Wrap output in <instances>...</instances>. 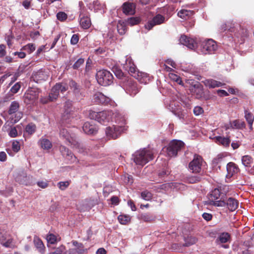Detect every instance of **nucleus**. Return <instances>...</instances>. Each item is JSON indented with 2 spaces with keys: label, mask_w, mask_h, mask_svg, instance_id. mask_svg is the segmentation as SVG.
I'll return each instance as SVG.
<instances>
[{
  "label": "nucleus",
  "mask_w": 254,
  "mask_h": 254,
  "mask_svg": "<svg viewBox=\"0 0 254 254\" xmlns=\"http://www.w3.org/2000/svg\"><path fill=\"white\" fill-rule=\"evenodd\" d=\"M57 18L59 20L64 21L67 19V15L65 12L61 11L57 14Z\"/></svg>",
  "instance_id": "obj_46"
},
{
  "label": "nucleus",
  "mask_w": 254,
  "mask_h": 254,
  "mask_svg": "<svg viewBox=\"0 0 254 254\" xmlns=\"http://www.w3.org/2000/svg\"><path fill=\"white\" fill-rule=\"evenodd\" d=\"M72 243L76 248L70 250V253L74 254H83L84 253V246L82 243H79L76 241H73Z\"/></svg>",
  "instance_id": "obj_20"
},
{
  "label": "nucleus",
  "mask_w": 254,
  "mask_h": 254,
  "mask_svg": "<svg viewBox=\"0 0 254 254\" xmlns=\"http://www.w3.org/2000/svg\"><path fill=\"white\" fill-rule=\"evenodd\" d=\"M5 46L4 45H0V57H3L5 55Z\"/></svg>",
  "instance_id": "obj_63"
},
{
  "label": "nucleus",
  "mask_w": 254,
  "mask_h": 254,
  "mask_svg": "<svg viewBox=\"0 0 254 254\" xmlns=\"http://www.w3.org/2000/svg\"><path fill=\"white\" fill-rule=\"evenodd\" d=\"M165 20L166 19L164 16L160 14H158L154 16L151 20L149 21L148 23L145 25V27L148 30H150L155 25L163 23Z\"/></svg>",
  "instance_id": "obj_14"
},
{
  "label": "nucleus",
  "mask_w": 254,
  "mask_h": 254,
  "mask_svg": "<svg viewBox=\"0 0 254 254\" xmlns=\"http://www.w3.org/2000/svg\"><path fill=\"white\" fill-rule=\"evenodd\" d=\"M33 242L38 252L42 254H44L45 252V247L42 240L38 237L35 236Z\"/></svg>",
  "instance_id": "obj_21"
},
{
  "label": "nucleus",
  "mask_w": 254,
  "mask_h": 254,
  "mask_svg": "<svg viewBox=\"0 0 254 254\" xmlns=\"http://www.w3.org/2000/svg\"><path fill=\"white\" fill-rule=\"evenodd\" d=\"M117 30L120 34L123 35L126 31V26L124 24L119 23L117 25Z\"/></svg>",
  "instance_id": "obj_47"
},
{
  "label": "nucleus",
  "mask_w": 254,
  "mask_h": 254,
  "mask_svg": "<svg viewBox=\"0 0 254 254\" xmlns=\"http://www.w3.org/2000/svg\"><path fill=\"white\" fill-rule=\"evenodd\" d=\"M84 63V60L82 58H80L73 64L72 67L74 69H78Z\"/></svg>",
  "instance_id": "obj_45"
},
{
  "label": "nucleus",
  "mask_w": 254,
  "mask_h": 254,
  "mask_svg": "<svg viewBox=\"0 0 254 254\" xmlns=\"http://www.w3.org/2000/svg\"><path fill=\"white\" fill-rule=\"evenodd\" d=\"M54 96H42L40 101L43 104L47 103L49 101H53Z\"/></svg>",
  "instance_id": "obj_58"
},
{
  "label": "nucleus",
  "mask_w": 254,
  "mask_h": 254,
  "mask_svg": "<svg viewBox=\"0 0 254 254\" xmlns=\"http://www.w3.org/2000/svg\"><path fill=\"white\" fill-rule=\"evenodd\" d=\"M37 184L39 187L42 189H45L48 186V181H39Z\"/></svg>",
  "instance_id": "obj_61"
},
{
  "label": "nucleus",
  "mask_w": 254,
  "mask_h": 254,
  "mask_svg": "<svg viewBox=\"0 0 254 254\" xmlns=\"http://www.w3.org/2000/svg\"><path fill=\"white\" fill-rule=\"evenodd\" d=\"M43 75H44V73L42 71H39L34 74L33 76L34 80H37L36 81L38 82V80H40V78Z\"/></svg>",
  "instance_id": "obj_59"
},
{
  "label": "nucleus",
  "mask_w": 254,
  "mask_h": 254,
  "mask_svg": "<svg viewBox=\"0 0 254 254\" xmlns=\"http://www.w3.org/2000/svg\"><path fill=\"white\" fill-rule=\"evenodd\" d=\"M202 163V157L199 155H195L193 160L189 163L190 170L193 173H199L201 170Z\"/></svg>",
  "instance_id": "obj_10"
},
{
  "label": "nucleus",
  "mask_w": 254,
  "mask_h": 254,
  "mask_svg": "<svg viewBox=\"0 0 254 254\" xmlns=\"http://www.w3.org/2000/svg\"><path fill=\"white\" fill-rule=\"evenodd\" d=\"M224 159V157L222 154H219L217 156L214 158L212 161V163L214 165H217L220 164Z\"/></svg>",
  "instance_id": "obj_48"
},
{
  "label": "nucleus",
  "mask_w": 254,
  "mask_h": 254,
  "mask_svg": "<svg viewBox=\"0 0 254 254\" xmlns=\"http://www.w3.org/2000/svg\"><path fill=\"white\" fill-rule=\"evenodd\" d=\"M217 49L216 43L212 39H208L202 42L200 50L203 54H212Z\"/></svg>",
  "instance_id": "obj_8"
},
{
  "label": "nucleus",
  "mask_w": 254,
  "mask_h": 254,
  "mask_svg": "<svg viewBox=\"0 0 254 254\" xmlns=\"http://www.w3.org/2000/svg\"><path fill=\"white\" fill-rule=\"evenodd\" d=\"M141 196L143 199L148 201L151 199L152 195L150 192L145 190L141 193Z\"/></svg>",
  "instance_id": "obj_44"
},
{
  "label": "nucleus",
  "mask_w": 254,
  "mask_h": 254,
  "mask_svg": "<svg viewBox=\"0 0 254 254\" xmlns=\"http://www.w3.org/2000/svg\"><path fill=\"white\" fill-rule=\"evenodd\" d=\"M124 181L125 183L131 185L133 183V178L131 175L127 174L124 176Z\"/></svg>",
  "instance_id": "obj_53"
},
{
  "label": "nucleus",
  "mask_w": 254,
  "mask_h": 254,
  "mask_svg": "<svg viewBox=\"0 0 254 254\" xmlns=\"http://www.w3.org/2000/svg\"><path fill=\"white\" fill-rule=\"evenodd\" d=\"M202 216L203 218L206 221H209V220H211L212 217V216L211 214L207 213H203Z\"/></svg>",
  "instance_id": "obj_64"
},
{
  "label": "nucleus",
  "mask_w": 254,
  "mask_h": 254,
  "mask_svg": "<svg viewBox=\"0 0 254 254\" xmlns=\"http://www.w3.org/2000/svg\"><path fill=\"white\" fill-rule=\"evenodd\" d=\"M230 239V235L228 233H223L221 234L216 240L218 244H223L227 243Z\"/></svg>",
  "instance_id": "obj_29"
},
{
  "label": "nucleus",
  "mask_w": 254,
  "mask_h": 254,
  "mask_svg": "<svg viewBox=\"0 0 254 254\" xmlns=\"http://www.w3.org/2000/svg\"><path fill=\"white\" fill-rule=\"evenodd\" d=\"M113 71L118 78H121L123 76V72L120 69L114 68L113 69Z\"/></svg>",
  "instance_id": "obj_57"
},
{
  "label": "nucleus",
  "mask_w": 254,
  "mask_h": 254,
  "mask_svg": "<svg viewBox=\"0 0 254 254\" xmlns=\"http://www.w3.org/2000/svg\"><path fill=\"white\" fill-rule=\"evenodd\" d=\"M60 137L65 140L68 144L73 145V147H78V143L76 141L75 135L73 134H70L66 128H62L60 131Z\"/></svg>",
  "instance_id": "obj_9"
},
{
  "label": "nucleus",
  "mask_w": 254,
  "mask_h": 254,
  "mask_svg": "<svg viewBox=\"0 0 254 254\" xmlns=\"http://www.w3.org/2000/svg\"><path fill=\"white\" fill-rule=\"evenodd\" d=\"M206 204H210V205H213L216 206H220V207H223L226 205V202L222 200H212L210 201V202H206Z\"/></svg>",
  "instance_id": "obj_40"
},
{
  "label": "nucleus",
  "mask_w": 254,
  "mask_h": 254,
  "mask_svg": "<svg viewBox=\"0 0 254 254\" xmlns=\"http://www.w3.org/2000/svg\"><path fill=\"white\" fill-rule=\"evenodd\" d=\"M22 50L27 51L29 54L31 53L35 50V46L33 44L30 43L23 46Z\"/></svg>",
  "instance_id": "obj_38"
},
{
  "label": "nucleus",
  "mask_w": 254,
  "mask_h": 254,
  "mask_svg": "<svg viewBox=\"0 0 254 254\" xmlns=\"http://www.w3.org/2000/svg\"><path fill=\"white\" fill-rule=\"evenodd\" d=\"M20 85L18 83L14 84L11 88L10 91L12 94H15L17 93L20 88Z\"/></svg>",
  "instance_id": "obj_56"
},
{
  "label": "nucleus",
  "mask_w": 254,
  "mask_h": 254,
  "mask_svg": "<svg viewBox=\"0 0 254 254\" xmlns=\"http://www.w3.org/2000/svg\"><path fill=\"white\" fill-rule=\"evenodd\" d=\"M0 243L6 248H14L15 243L12 237L6 232H0Z\"/></svg>",
  "instance_id": "obj_11"
},
{
  "label": "nucleus",
  "mask_w": 254,
  "mask_h": 254,
  "mask_svg": "<svg viewBox=\"0 0 254 254\" xmlns=\"http://www.w3.org/2000/svg\"><path fill=\"white\" fill-rule=\"evenodd\" d=\"M233 129H241L245 127V123L240 120H235L232 121Z\"/></svg>",
  "instance_id": "obj_30"
},
{
  "label": "nucleus",
  "mask_w": 254,
  "mask_h": 254,
  "mask_svg": "<svg viewBox=\"0 0 254 254\" xmlns=\"http://www.w3.org/2000/svg\"><path fill=\"white\" fill-rule=\"evenodd\" d=\"M214 139L217 144H221L224 147L229 146L231 140L229 137H225L221 136H216L214 137Z\"/></svg>",
  "instance_id": "obj_22"
},
{
  "label": "nucleus",
  "mask_w": 254,
  "mask_h": 254,
  "mask_svg": "<svg viewBox=\"0 0 254 254\" xmlns=\"http://www.w3.org/2000/svg\"><path fill=\"white\" fill-rule=\"evenodd\" d=\"M95 102L104 105H113V102L108 96H96Z\"/></svg>",
  "instance_id": "obj_25"
},
{
  "label": "nucleus",
  "mask_w": 254,
  "mask_h": 254,
  "mask_svg": "<svg viewBox=\"0 0 254 254\" xmlns=\"http://www.w3.org/2000/svg\"><path fill=\"white\" fill-rule=\"evenodd\" d=\"M139 21V18L137 17H131L128 19L127 23L130 26H133L134 25L138 24Z\"/></svg>",
  "instance_id": "obj_49"
},
{
  "label": "nucleus",
  "mask_w": 254,
  "mask_h": 254,
  "mask_svg": "<svg viewBox=\"0 0 254 254\" xmlns=\"http://www.w3.org/2000/svg\"><path fill=\"white\" fill-rule=\"evenodd\" d=\"M182 98L181 99V101L183 105L187 107L190 108L191 105L190 100L189 98L187 96H182Z\"/></svg>",
  "instance_id": "obj_42"
},
{
  "label": "nucleus",
  "mask_w": 254,
  "mask_h": 254,
  "mask_svg": "<svg viewBox=\"0 0 254 254\" xmlns=\"http://www.w3.org/2000/svg\"><path fill=\"white\" fill-rule=\"evenodd\" d=\"M82 128L84 132L88 134H94L98 130L97 128L94 125L89 122L85 123Z\"/></svg>",
  "instance_id": "obj_19"
},
{
  "label": "nucleus",
  "mask_w": 254,
  "mask_h": 254,
  "mask_svg": "<svg viewBox=\"0 0 254 254\" xmlns=\"http://www.w3.org/2000/svg\"><path fill=\"white\" fill-rule=\"evenodd\" d=\"M19 108V104L16 101H13L9 107L8 110V114L12 115L14 113H16L15 117L14 120V122L16 123L18 122L22 117V113L20 112H17Z\"/></svg>",
  "instance_id": "obj_12"
},
{
  "label": "nucleus",
  "mask_w": 254,
  "mask_h": 254,
  "mask_svg": "<svg viewBox=\"0 0 254 254\" xmlns=\"http://www.w3.org/2000/svg\"><path fill=\"white\" fill-rule=\"evenodd\" d=\"M239 168L233 162H229L227 165V171L228 172L227 176L229 177L232 176L234 174L239 172Z\"/></svg>",
  "instance_id": "obj_24"
},
{
  "label": "nucleus",
  "mask_w": 254,
  "mask_h": 254,
  "mask_svg": "<svg viewBox=\"0 0 254 254\" xmlns=\"http://www.w3.org/2000/svg\"><path fill=\"white\" fill-rule=\"evenodd\" d=\"M60 150L63 155L64 156L66 159L70 163L76 162V157L71 153L68 149L66 148L65 146H61L60 147Z\"/></svg>",
  "instance_id": "obj_15"
},
{
  "label": "nucleus",
  "mask_w": 254,
  "mask_h": 254,
  "mask_svg": "<svg viewBox=\"0 0 254 254\" xmlns=\"http://www.w3.org/2000/svg\"><path fill=\"white\" fill-rule=\"evenodd\" d=\"M127 93L130 94L136 95L138 93L140 88L136 82L131 80L128 81V86L127 88Z\"/></svg>",
  "instance_id": "obj_17"
},
{
  "label": "nucleus",
  "mask_w": 254,
  "mask_h": 254,
  "mask_svg": "<svg viewBox=\"0 0 254 254\" xmlns=\"http://www.w3.org/2000/svg\"><path fill=\"white\" fill-rule=\"evenodd\" d=\"M170 77L179 84H182V81L180 76L174 73L170 74Z\"/></svg>",
  "instance_id": "obj_51"
},
{
  "label": "nucleus",
  "mask_w": 254,
  "mask_h": 254,
  "mask_svg": "<svg viewBox=\"0 0 254 254\" xmlns=\"http://www.w3.org/2000/svg\"><path fill=\"white\" fill-rule=\"evenodd\" d=\"M174 105L175 106L174 102L171 103L169 105L170 108L172 109V112L180 119L184 120L187 117V112L184 111H182L178 108H174Z\"/></svg>",
  "instance_id": "obj_18"
},
{
  "label": "nucleus",
  "mask_w": 254,
  "mask_h": 254,
  "mask_svg": "<svg viewBox=\"0 0 254 254\" xmlns=\"http://www.w3.org/2000/svg\"><path fill=\"white\" fill-rule=\"evenodd\" d=\"M96 79L99 84L106 86L112 84L113 76L109 71L103 69L97 72Z\"/></svg>",
  "instance_id": "obj_5"
},
{
  "label": "nucleus",
  "mask_w": 254,
  "mask_h": 254,
  "mask_svg": "<svg viewBox=\"0 0 254 254\" xmlns=\"http://www.w3.org/2000/svg\"><path fill=\"white\" fill-rule=\"evenodd\" d=\"M196 242V239L194 237H188L186 240V243L185 245L186 246H189L195 244Z\"/></svg>",
  "instance_id": "obj_50"
},
{
  "label": "nucleus",
  "mask_w": 254,
  "mask_h": 254,
  "mask_svg": "<svg viewBox=\"0 0 254 254\" xmlns=\"http://www.w3.org/2000/svg\"><path fill=\"white\" fill-rule=\"evenodd\" d=\"M220 196V191L219 189H215L213 190L210 194L209 200L207 202H210V201L216 200L218 199Z\"/></svg>",
  "instance_id": "obj_31"
},
{
  "label": "nucleus",
  "mask_w": 254,
  "mask_h": 254,
  "mask_svg": "<svg viewBox=\"0 0 254 254\" xmlns=\"http://www.w3.org/2000/svg\"><path fill=\"white\" fill-rule=\"evenodd\" d=\"M12 148L14 152H17L20 149L19 142L16 140L12 142Z\"/></svg>",
  "instance_id": "obj_55"
},
{
  "label": "nucleus",
  "mask_w": 254,
  "mask_h": 254,
  "mask_svg": "<svg viewBox=\"0 0 254 254\" xmlns=\"http://www.w3.org/2000/svg\"><path fill=\"white\" fill-rule=\"evenodd\" d=\"M135 6L133 2H126L122 5L123 12L126 15H133L135 12Z\"/></svg>",
  "instance_id": "obj_16"
},
{
  "label": "nucleus",
  "mask_w": 254,
  "mask_h": 254,
  "mask_svg": "<svg viewBox=\"0 0 254 254\" xmlns=\"http://www.w3.org/2000/svg\"><path fill=\"white\" fill-rule=\"evenodd\" d=\"M46 239L48 243L51 244H54L59 241L57 236L53 234H48L47 236Z\"/></svg>",
  "instance_id": "obj_37"
},
{
  "label": "nucleus",
  "mask_w": 254,
  "mask_h": 254,
  "mask_svg": "<svg viewBox=\"0 0 254 254\" xmlns=\"http://www.w3.org/2000/svg\"><path fill=\"white\" fill-rule=\"evenodd\" d=\"M69 85L71 89L74 91L75 94H78L80 91V86L74 81H71L69 82Z\"/></svg>",
  "instance_id": "obj_41"
},
{
  "label": "nucleus",
  "mask_w": 254,
  "mask_h": 254,
  "mask_svg": "<svg viewBox=\"0 0 254 254\" xmlns=\"http://www.w3.org/2000/svg\"><path fill=\"white\" fill-rule=\"evenodd\" d=\"M80 24L83 28L86 29L91 25L90 19L88 17H83L80 18Z\"/></svg>",
  "instance_id": "obj_33"
},
{
  "label": "nucleus",
  "mask_w": 254,
  "mask_h": 254,
  "mask_svg": "<svg viewBox=\"0 0 254 254\" xmlns=\"http://www.w3.org/2000/svg\"><path fill=\"white\" fill-rule=\"evenodd\" d=\"M133 159L136 164L143 166L153 159V153L144 148L136 151L133 154Z\"/></svg>",
  "instance_id": "obj_3"
},
{
  "label": "nucleus",
  "mask_w": 254,
  "mask_h": 254,
  "mask_svg": "<svg viewBox=\"0 0 254 254\" xmlns=\"http://www.w3.org/2000/svg\"><path fill=\"white\" fill-rule=\"evenodd\" d=\"M9 135L11 137H15L17 135V131L15 127L11 128L9 132Z\"/></svg>",
  "instance_id": "obj_62"
},
{
  "label": "nucleus",
  "mask_w": 254,
  "mask_h": 254,
  "mask_svg": "<svg viewBox=\"0 0 254 254\" xmlns=\"http://www.w3.org/2000/svg\"><path fill=\"white\" fill-rule=\"evenodd\" d=\"M39 143L41 147L45 150H49L52 146L51 142L46 138H41L39 141Z\"/></svg>",
  "instance_id": "obj_28"
},
{
  "label": "nucleus",
  "mask_w": 254,
  "mask_h": 254,
  "mask_svg": "<svg viewBox=\"0 0 254 254\" xmlns=\"http://www.w3.org/2000/svg\"><path fill=\"white\" fill-rule=\"evenodd\" d=\"M119 222L123 225L127 224L130 220V218L128 215H120L118 217Z\"/></svg>",
  "instance_id": "obj_36"
},
{
  "label": "nucleus",
  "mask_w": 254,
  "mask_h": 254,
  "mask_svg": "<svg viewBox=\"0 0 254 254\" xmlns=\"http://www.w3.org/2000/svg\"><path fill=\"white\" fill-rule=\"evenodd\" d=\"M180 42L181 44L185 45L188 48L193 50L197 47V42L193 38L188 37L186 35L181 36L180 39Z\"/></svg>",
  "instance_id": "obj_13"
},
{
  "label": "nucleus",
  "mask_w": 254,
  "mask_h": 254,
  "mask_svg": "<svg viewBox=\"0 0 254 254\" xmlns=\"http://www.w3.org/2000/svg\"><path fill=\"white\" fill-rule=\"evenodd\" d=\"M78 36L76 34H73L71 37L70 43L72 45H75L78 43Z\"/></svg>",
  "instance_id": "obj_60"
},
{
  "label": "nucleus",
  "mask_w": 254,
  "mask_h": 254,
  "mask_svg": "<svg viewBox=\"0 0 254 254\" xmlns=\"http://www.w3.org/2000/svg\"><path fill=\"white\" fill-rule=\"evenodd\" d=\"M204 85L209 88H214L219 87L222 85V83L213 79H206L202 81Z\"/></svg>",
  "instance_id": "obj_27"
},
{
  "label": "nucleus",
  "mask_w": 254,
  "mask_h": 254,
  "mask_svg": "<svg viewBox=\"0 0 254 254\" xmlns=\"http://www.w3.org/2000/svg\"><path fill=\"white\" fill-rule=\"evenodd\" d=\"M115 121L117 124V125L107 127L106 129V135L109 139H116L124 130L126 129L124 126L126 124V119L118 112H116Z\"/></svg>",
  "instance_id": "obj_1"
},
{
  "label": "nucleus",
  "mask_w": 254,
  "mask_h": 254,
  "mask_svg": "<svg viewBox=\"0 0 254 254\" xmlns=\"http://www.w3.org/2000/svg\"><path fill=\"white\" fill-rule=\"evenodd\" d=\"M112 111H103L101 112H90L89 116L90 119H94L102 125H106L112 120V116H115Z\"/></svg>",
  "instance_id": "obj_4"
},
{
  "label": "nucleus",
  "mask_w": 254,
  "mask_h": 254,
  "mask_svg": "<svg viewBox=\"0 0 254 254\" xmlns=\"http://www.w3.org/2000/svg\"><path fill=\"white\" fill-rule=\"evenodd\" d=\"M36 130V126L34 124H29L26 127L25 131L29 134H32L35 132Z\"/></svg>",
  "instance_id": "obj_39"
},
{
  "label": "nucleus",
  "mask_w": 254,
  "mask_h": 254,
  "mask_svg": "<svg viewBox=\"0 0 254 254\" xmlns=\"http://www.w3.org/2000/svg\"><path fill=\"white\" fill-rule=\"evenodd\" d=\"M60 88H61V84H56L52 89V94L53 95H59L60 94Z\"/></svg>",
  "instance_id": "obj_43"
},
{
  "label": "nucleus",
  "mask_w": 254,
  "mask_h": 254,
  "mask_svg": "<svg viewBox=\"0 0 254 254\" xmlns=\"http://www.w3.org/2000/svg\"><path fill=\"white\" fill-rule=\"evenodd\" d=\"M69 185V183L68 181L60 182L58 183V186L60 190H64L68 187Z\"/></svg>",
  "instance_id": "obj_52"
},
{
  "label": "nucleus",
  "mask_w": 254,
  "mask_h": 254,
  "mask_svg": "<svg viewBox=\"0 0 254 254\" xmlns=\"http://www.w3.org/2000/svg\"><path fill=\"white\" fill-rule=\"evenodd\" d=\"M184 143L180 140L172 141L166 148L167 154L169 157L176 156L177 153L184 146Z\"/></svg>",
  "instance_id": "obj_7"
},
{
  "label": "nucleus",
  "mask_w": 254,
  "mask_h": 254,
  "mask_svg": "<svg viewBox=\"0 0 254 254\" xmlns=\"http://www.w3.org/2000/svg\"><path fill=\"white\" fill-rule=\"evenodd\" d=\"M193 14V11L187 9H181L178 13V15L182 19H187Z\"/></svg>",
  "instance_id": "obj_26"
},
{
  "label": "nucleus",
  "mask_w": 254,
  "mask_h": 254,
  "mask_svg": "<svg viewBox=\"0 0 254 254\" xmlns=\"http://www.w3.org/2000/svg\"><path fill=\"white\" fill-rule=\"evenodd\" d=\"M125 59V61H123L122 64L123 68L127 71L132 76L142 82V78L144 76L145 73L137 70L130 56H126Z\"/></svg>",
  "instance_id": "obj_2"
},
{
  "label": "nucleus",
  "mask_w": 254,
  "mask_h": 254,
  "mask_svg": "<svg viewBox=\"0 0 254 254\" xmlns=\"http://www.w3.org/2000/svg\"><path fill=\"white\" fill-rule=\"evenodd\" d=\"M201 180V178L198 176H191L188 177L186 178V182L190 183V184H194L197 183Z\"/></svg>",
  "instance_id": "obj_35"
},
{
  "label": "nucleus",
  "mask_w": 254,
  "mask_h": 254,
  "mask_svg": "<svg viewBox=\"0 0 254 254\" xmlns=\"http://www.w3.org/2000/svg\"><path fill=\"white\" fill-rule=\"evenodd\" d=\"M245 118L247 121L250 129H252L253 124L254 121V117L251 113L247 110L245 111Z\"/></svg>",
  "instance_id": "obj_32"
},
{
  "label": "nucleus",
  "mask_w": 254,
  "mask_h": 254,
  "mask_svg": "<svg viewBox=\"0 0 254 254\" xmlns=\"http://www.w3.org/2000/svg\"><path fill=\"white\" fill-rule=\"evenodd\" d=\"M74 109L72 106L70 101H67L65 103L64 107L62 119L64 123L68 124L75 116Z\"/></svg>",
  "instance_id": "obj_6"
},
{
  "label": "nucleus",
  "mask_w": 254,
  "mask_h": 254,
  "mask_svg": "<svg viewBox=\"0 0 254 254\" xmlns=\"http://www.w3.org/2000/svg\"><path fill=\"white\" fill-rule=\"evenodd\" d=\"M226 204L231 211H233L238 207L239 202L235 198L230 197L227 200Z\"/></svg>",
  "instance_id": "obj_23"
},
{
  "label": "nucleus",
  "mask_w": 254,
  "mask_h": 254,
  "mask_svg": "<svg viewBox=\"0 0 254 254\" xmlns=\"http://www.w3.org/2000/svg\"><path fill=\"white\" fill-rule=\"evenodd\" d=\"M203 113V110L200 106H196L193 109V113L195 116H199Z\"/></svg>",
  "instance_id": "obj_54"
},
{
  "label": "nucleus",
  "mask_w": 254,
  "mask_h": 254,
  "mask_svg": "<svg viewBox=\"0 0 254 254\" xmlns=\"http://www.w3.org/2000/svg\"><path fill=\"white\" fill-rule=\"evenodd\" d=\"M243 164L247 167H250L253 162L252 158L249 155H245L242 157Z\"/></svg>",
  "instance_id": "obj_34"
}]
</instances>
